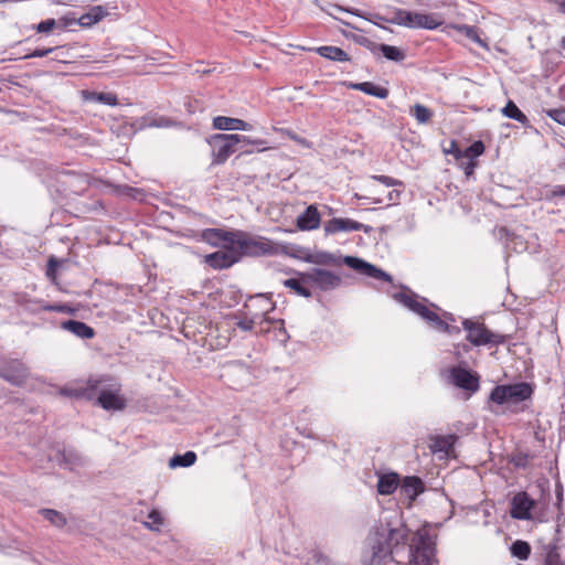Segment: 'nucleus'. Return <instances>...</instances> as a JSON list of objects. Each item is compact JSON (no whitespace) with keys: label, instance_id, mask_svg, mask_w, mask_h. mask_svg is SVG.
Here are the masks:
<instances>
[{"label":"nucleus","instance_id":"obj_51","mask_svg":"<svg viewBox=\"0 0 565 565\" xmlns=\"http://www.w3.org/2000/svg\"><path fill=\"white\" fill-rule=\"evenodd\" d=\"M56 21L54 19H46L41 21L35 25V29L39 33H46L52 31L56 26Z\"/></svg>","mask_w":565,"mask_h":565},{"label":"nucleus","instance_id":"obj_14","mask_svg":"<svg viewBox=\"0 0 565 565\" xmlns=\"http://www.w3.org/2000/svg\"><path fill=\"white\" fill-rule=\"evenodd\" d=\"M239 262L237 250H217L205 256V263L213 269L230 268Z\"/></svg>","mask_w":565,"mask_h":565},{"label":"nucleus","instance_id":"obj_42","mask_svg":"<svg viewBox=\"0 0 565 565\" xmlns=\"http://www.w3.org/2000/svg\"><path fill=\"white\" fill-rule=\"evenodd\" d=\"M557 541L558 539H555L554 542L548 545L550 551L546 554L544 565H565L557 553Z\"/></svg>","mask_w":565,"mask_h":565},{"label":"nucleus","instance_id":"obj_59","mask_svg":"<svg viewBox=\"0 0 565 565\" xmlns=\"http://www.w3.org/2000/svg\"><path fill=\"white\" fill-rule=\"evenodd\" d=\"M372 278L388 281V282L392 281L391 275H388L386 271L382 270L381 268H377V273H374Z\"/></svg>","mask_w":565,"mask_h":565},{"label":"nucleus","instance_id":"obj_29","mask_svg":"<svg viewBox=\"0 0 565 565\" xmlns=\"http://www.w3.org/2000/svg\"><path fill=\"white\" fill-rule=\"evenodd\" d=\"M399 484V477L395 472L381 475L377 481V492L382 495H390L395 492Z\"/></svg>","mask_w":565,"mask_h":565},{"label":"nucleus","instance_id":"obj_20","mask_svg":"<svg viewBox=\"0 0 565 565\" xmlns=\"http://www.w3.org/2000/svg\"><path fill=\"white\" fill-rule=\"evenodd\" d=\"M303 262L322 265V266H340L343 263V258L335 256L329 252H317L315 254L307 253L300 257Z\"/></svg>","mask_w":565,"mask_h":565},{"label":"nucleus","instance_id":"obj_12","mask_svg":"<svg viewBox=\"0 0 565 565\" xmlns=\"http://www.w3.org/2000/svg\"><path fill=\"white\" fill-rule=\"evenodd\" d=\"M323 230L326 235H333L340 232L363 231L369 234L373 231L372 226L360 223L352 218L333 217L324 222Z\"/></svg>","mask_w":565,"mask_h":565},{"label":"nucleus","instance_id":"obj_46","mask_svg":"<svg viewBox=\"0 0 565 565\" xmlns=\"http://www.w3.org/2000/svg\"><path fill=\"white\" fill-rule=\"evenodd\" d=\"M203 238L211 245L221 246V228H206Z\"/></svg>","mask_w":565,"mask_h":565},{"label":"nucleus","instance_id":"obj_17","mask_svg":"<svg viewBox=\"0 0 565 565\" xmlns=\"http://www.w3.org/2000/svg\"><path fill=\"white\" fill-rule=\"evenodd\" d=\"M321 223V215L315 204L306 207V210L298 215L296 224L300 231L317 230Z\"/></svg>","mask_w":565,"mask_h":565},{"label":"nucleus","instance_id":"obj_10","mask_svg":"<svg viewBox=\"0 0 565 565\" xmlns=\"http://www.w3.org/2000/svg\"><path fill=\"white\" fill-rule=\"evenodd\" d=\"M434 544L427 534H420L416 545H409L408 561L411 565H431L434 558Z\"/></svg>","mask_w":565,"mask_h":565},{"label":"nucleus","instance_id":"obj_28","mask_svg":"<svg viewBox=\"0 0 565 565\" xmlns=\"http://www.w3.org/2000/svg\"><path fill=\"white\" fill-rule=\"evenodd\" d=\"M82 96L86 102L99 103L108 106L118 105V97L114 93L82 90Z\"/></svg>","mask_w":565,"mask_h":565},{"label":"nucleus","instance_id":"obj_2","mask_svg":"<svg viewBox=\"0 0 565 565\" xmlns=\"http://www.w3.org/2000/svg\"><path fill=\"white\" fill-rule=\"evenodd\" d=\"M250 142V138L237 134H216L209 139L212 148V164H223L231 154L238 152L241 154L252 153V150L244 149L241 143Z\"/></svg>","mask_w":565,"mask_h":565},{"label":"nucleus","instance_id":"obj_36","mask_svg":"<svg viewBox=\"0 0 565 565\" xmlns=\"http://www.w3.org/2000/svg\"><path fill=\"white\" fill-rule=\"evenodd\" d=\"M382 54L386 60L393 62H402L405 60L406 54L397 46L379 43L377 55Z\"/></svg>","mask_w":565,"mask_h":565},{"label":"nucleus","instance_id":"obj_18","mask_svg":"<svg viewBox=\"0 0 565 565\" xmlns=\"http://www.w3.org/2000/svg\"><path fill=\"white\" fill-rule=\"evenodd\" d=\"M441 25V21H438L436 15L433 13H418L411 11V22L407 23L409 29H426L436 30Z\"/></svg>","mask_w":565,"mask_h":565},{"label":"nucleus","instance_id":"obj_64","mask_svg":"<svg viewBox=\"0 0 565 565\" xmlns=\"http://www.w3.org/2000/svg\"><path fill=\"white\" fill-rule=\"evenodd\" d=\"M498 234L499 236L502 238L503 236H508L509 235V230L504 226H501L499 227L498 230Z\"/></svg>","mask_w":565,"mask_h":565},{"label":"nucleus","instance_id":"obj_13","mask_svg":"<svg viewBox=\"0 0 565 565\" xmlns=\"http://www.w3.org/2000/svg\"><path fill=\"white\" fill-rule=\"evenodd\" d=\"M100 379H89L85 387L66 385L60 388L58 394L65 397L76 399L84 398L90 401L94 398L95 392L100 387Z\"/></svg>","mask_w":565,"mask_h":565},{"label":"nucleus","instance_id":"obj_58","mask_svg":"<svg viewBox=\"0 0 565 565\" xmlns=\"http://www.w3.org/2000/svg\"><path fill=\"white\" fill-rule=\"evenodd\" d=\"M477 164V161H465V164L460 167L463 169L465 174L470 177L473 174Z\"/></svg>","mask_w":565,"mask_h":565},{"label":"nucleus","instance_id":"obj_44","mask_svg":"<svg viewBox=\"0 0 565 565\" xmlns=\"http://www.w3.org/2000/svg\"><path fill=\"white\" fill-rule=\"evenodd\" d=\"M352 40H353L356 44H359V45H361V46H363V47L367 49V50H369L371 53H373L374 55H377V46H379V43H376V42L372 41L371 39H369V38H366V36H364V35H356V34L352 35Z\"/></svg>","mask_w":565,"mask_h":565},{"label":"nucleus","instance_id":"obj_25","mask_svg":"<svg viewBox=\"0 0 565 565\" xmlns=\"http://www.w3.org/2000/svg\"><path fill=\"white\" fill-rule=\"evenodd\" d=\"M348 87L354 90L363 92L364 94L377 97L380 99H385L388 96L387 88L375 85L372 82L350 83Z\"/></svg>","mask_w":565,"mask_h":565},{"label":"nucleus","instance_id":"obj_56","mask_svg":"<svg viewBox=\"0 0 565 565\" xmlns=\"http://www.w3.org/2000/svg\"><path fill=\"white\" fill-rule=\"evenodd\" d=\"M558 196H565V185H555L552 188L551 192L546 194L547 200H553Z\"/></svg>","mask_w":565,"mask_h":565},{"label":"nucleus","instance_id":"obj_54","mask_svg":"<svg viewBox=\"0 0 565 565\" xmlns=\"http://www.w3.org/2000/svg\"><path fill=\"white\" fill-rule=\"evenodd\" d=\"M54 47L35 49L33 52L23 56V58L44 57L53 53Z\"/></svg>","mask_w":565,"mask_h":565},{"label":"nucleus","instance_id":"obj_7","mask_svg":"<svg viewBox=\"0 0 565 565\" xmlns=\"http://www.w3.org/2000/svg\"><path fill=\"white\" fill-rule=\"evenodd\" d=\"M239 259L243 256L259 257V256H271L278 253L277 245L269 238L266 237H252L249 234L244 232V238L241 242V248L237 249Z\"/></svg>","mask_w":565,"mask_h":565},{"label":"nucleus","instance_id":"obj_24","mask_svg":"<svg viewBox=\"0 0 565 565\" xmlns=\"http://www.w3.org/2000/svg\"><path fill=\"white\" fill-rule=\"evenodd\" d=\"M244 238L243 231H227L221 228V247L223 250H237L241 248V242Z\"/></svg>","mask_w":565,"mask_h":565},{"label":"nucleus","instance_id":"obj_31","mask_svg":"<svg viewBox=\"0 0 565 565\" xmlns=\"http://www.w3.org/2000/svg\"><path fill=\"white\" fill-rule=\"evenodd\" d=\"M374 18L381 19L387 23L397 24V25L407 28V23L411 22V11L399 9V8H394L392 17H384L380 13H375Z\"/></svg>","mask_w":565,"mask_h":565},{"label":"nucleus","instance_id":"obj_5","mask_svg":"<svg viewBox=\"0 0 565 565\" xmlns=\"http://www.w3.org/2000/svg\"><path fill=\"white\" fill-rule=\"evenodd\" d=\"M379 529L386 534L394 553H397L399 545L406 546L408 529L402 523V515L397 511L385 513L380 520Z\"/></svg>","mask_w":565,"mask_h":565},{"label":"nucleus","instance_id":"obj_33","mask_svg":"<svg viewBox=\"0 0 565 565\" xmlns=\"http://www.w3.org/2000/svg\"><path fill=\"white\" fill-rule=\"evenodd\" d=\"M484 152V145L481 140H477L472 142L465 149H461V156L459 160V166H463L465 161H476L478 157H480Z\"/></svg>","mask_w":565,"mask_h":565},{"label":"nucleus","instance_id":"obj_63","mask_svg":"<svg viewBox=\"0 0 565 565\" xmlns=\"http://www.w3.org/2000/svg\"><path fill=\"white\" fill-rule=\"evenodd\" d=\"M362 199L369 201V203H373V204H380V203H383L385 200L381 196H377V198H370V196H363Z\"/></svg>","mask_w":565,"mask_h":565},{"label":"nucleus","instance_id":"obj_4","mask_svg":"<svg viewBox=\"0 0 565 565\" xmlns=\"http://www.w3.org/2000/svg\"><path fill=\"white\" fill-rule=\"evenodd\" d=\"M532 394L533 387L526 382L495 385L489 395V402L497 405H516L530 399Z\"/></svg>","mask_w":565,"mask_h":565},{"label":"nucleus","instance_id":"obj_23","mask_svg":"<svg viewBox=\"0 0 565 565\" xmlns=\"http://www.w3.org/2000/svg\"><path fill=\"white\" fill-rule=\"evenodd\" d=\"M81 49L79 45H63V46H55L53 50L54 57L53 60L60 62V63H72L76 58H83L86 57L84 54L78 53V50Z\"/></svg>","mask_w":565,"mask_h":565},{"label":"nucleus","instance_id":"obj_47","mask_svg":"<svg viewBox=\"0 0 565 565\" xmlns=\"http://www.w3.org/2000/svg\"><path fill=\"white\" fill-rule=\"evenodd\" d=\"M63 462L68 465L71 469H73L74 466H79L83 463V459L79 455L73 451H63L62 454Z\"/></svg>","mask_w":565,"mask_h":565},{"label":"nucleus","instance_id":"obj_53","mask_svg":"<svg viewBox=\"0 0 565 565\" xmlns=\"http://www.w3.org/2000/svg\"><path fill=\"white\" fill-rule=\"evenodd\" d=\"M548 116L556 122L565 126V108L551 109Z\"/></svg>","mask_w":565,"mask_h":565},{"label":"nucleus","instance_id":"obj_48","mask_svg":"<svg viewBox=\"0 0 565 565\" xmlns=\"http://www.w3.org/2000/svg\"><path fill=\"white\" fill-rule=\"evenodd\" d=\"M148 520L150 522H146V526H148L150 530H159V527L162 525V518L159 511L152 510L148 514Z\"/></svg>","mask_w":565,"mask_h":565},{"label":"nucleus","instance_id":"obj_39","mask_svg":"<svg viewBox=\"0 0 565 565\" xmlns=\"http://www.w3.org/2000/svg\"><path fill=\"white\" fill-rule=\"evenodd\" d=\"M409 114L418 121V124H427L433 118L434 113L422 104H415Z\"/></svg>","mask_w":565,"mask_h":565},{"label":"nucleus","instance_id":"obj_52","mask_svg":"<svg viewBox=\"0 0 565 565\" xmlns=\"http://www.w3.org/2000/svg\"><path fill=\"white\" fill-rule=\"evenodd\" d=\"M445 153L452 154L456 161L459 163L460 156H461V148L458 146V143L455 140L450 141L449 148L444 149Z\"/></svg>","mask_w":565,"mask_h":565},{"label":"nucleus","instance_id":"obj_45","mask_svg":"<svg viewBox=\"0 0 565 565\" xmlns=\"http://www.w3.org/2000/svg\"><path fill=\"white\" fill-rule=\"evenodd\" d=\"M372 180H375L388 188H403L404 189V183L403 181L401 180H397V179H394L392 177H388V175H383V174H374L371 177Z\"/></svg>","mask_w":565,"mask_h":565},{"label":"nucleus","instance_id":"obj_50","mask_svg":"<svg viewBox=\"0 0 565 565\" xmlns=\"http://www.w3.org/2000/svg\"><path fill=\"white\" fill-rule=\"evenodd\" d=\"M260 319L258 315H256L254 318H244L239 320L236 326L238 329L243 331H252L256 324V320Z\"/></svg>","mask_w":565,"mask_h":565},{"label":"nucleus","instance_id":"obj_37","mask_svg":"<svg viewBox=\"0 0 565 565\" xmlns=\"http://www.w3.org/2000/svg\"><path fill=\"white\" fill-rule=\"evenodd\" d=\"M40 514L49 521L52 525L62 529L66 525V518L54 509H41Z\"/></svg>","mask_w":565,"mask_h":565},{"label":"nucleus","instance_id":"obj_27","mask_svg":"<svg viewBox=\"0 0 565 565\" xmlns=\"http://www.w3.org/2000/svg\"><path fill=\"white\" fill-rule=\"evenodd\" d=\"M343 264L349 266L350 268L356 270L358 273L365 275L367 277H373L374 273H377V267L354 256H344Z\"/></svg>","mask_w":565,"mask_h":565},{"label":"nucleus","instance_id":"obj_30","mask_svg":"<svg viewBox=\"0 0 565 565\" xmlns=\"http://www.w3.org/2000/svg\"><path fill=\"white\" fill-rule=\"evenodd\" d=\"M107 15V11L102 6L92 7L88 12L82 14L77 19V23L82 26H92L95 23L99 22L103 18Z\"/></svg>","mask_w":565,"mask_h":565},{"label":"nucleus","instance_id":"obj_57","mask_svg":"<svg viewBox=\"0 0 565 565\" xmlns=\"http://www.w3.org/2000/svg\"><path fill=\"white\" fill-rule=\"evenodd\" d=\"M403 193V190L399 189H393L392 191H388L386 194V200L391 202L392 204H397L401 200V195Z\"/></svg>","mask_w":565,"mask_h":565},{"label":"nucleus","instance_id":"obj_55","mask_svg":"<svg viewBox=\"0 0 565 565\" xmlns=\"http://www.w3.org/2000/svg\"><path fill=\"white\" fill-rule=\"evenodd\" d=\"M241 145L244 146V149L252 150V152L254 151V149L252 148L253 146L258 147V151H263L266 149V141L263 139H250V142H243Z\"/></svg>","mask_w":565,"mask_h":565},{"label":"nucleus","instance_id":"obj_49","mask_svg":"<svg viewBox=\"0 0 565 565\" xmlns=\"http://www.w3.org/2000/svg\"><path fill=\"white\" fill-rule=\"evenodd\" d=\"M530 459L531 456L529 454L518 452L511 457L510 462L516 468L524 469L527 467Z\"/></svg>","mask_w":565,"mask_h":565},{"label":"nucleus","instance_id":"obj_21","mask_svg":"<svg viewBox=\"0 0 565 565\" xmlns=\"http://www.w3.org/2000/svg\"><path fill=\"white\" fill-rule=\"evenodd\" d=\"M213 127L217 130H242L246 131L252 126L243 119L217 116L213 119Z\"/></svg>","mask_w":565,"mask_h":565},{"label":"nucleus","instance_id":"obj_6","mask_svg":"<svg viewBox=\"0 0 565 565\" xmlns=\"http://www.w3.org/2000/svg\"><path fill=\"white\" fill-rule=\"evenodd\" d=\"M462 327L467 331L466 339L476 347L480 345H500L510 340V334L494 333L490 331L484 323L465 319Z\"/></svg>","mask_w":565,"mask_h":565},{"label":"nucleus","instance_id":"obj_41","mask_svg":"<svg viewBox=\"0 0 565 565\" xmlns=\"http://www.w3.org/2000/svg\"><path fill=\"white\" fill-rule=\"evenodd\" d=\"M452 28L456 29L461 34H463L469 40H471L472 42L478 43V44H483L478 34V30L475 26L467 25V24H456Z\"/></svg>","mask_w":565,"mask_h":565},{"label":"nucleus","instance_id":"obj_60","mask_svg":"<svg viewBox=\"0 0 565 565\" xmlns=\"http://www.w3.org/2000/svg\"><path fill=\"white\" fill-rule=\"evenodd\" d=\"M75 22H77V19L75 17H72V18H68V17H63L61 20H60V23L63 28H66V26H70L72 24H74Z\"/></svg>","mask_w":565,"mask_h":565},{"label":"nucleus","instance_id":"obj_9","mask_svg":"<svg viewBox=\"0 0 565 565\" xmlns=\"http://www.w3.org/2000/svg\"><path fill=\"white\" fill-rule=\"evenodd\" d=\"M29 375V369L18 359L3 360L0 362V377L14 386H22Z\"/></svg>","mask_w":565,"mask_h":565},{"label":"nucleus","instance_id":"obj_43","mask_svg":"<svg viewBox=\"0 0 565 565\" xmlns=\"http://www.w3.org/2000/svg\"><path fill=\"white\" fill-rule=\"evenodd\" d=\"M332 8H333L335 11H339V12H349V13H352V14H354V15H356V17L363 18V19H365V20H367V21L372 22L373 24H375V25H377V26H380V28L386 29L385 26H383V25L381 24V21H382L381 19H376V18H374V14H375V13L370 14L369 17H365V15L361 14V13L359 12V10L344 9L343 7H341V6H339V4H333V6H332Z\"/></svg>","mask_w":565,"mask_h":565},{"label":"nucleus","instance_id":"obj_35","mask_svg":"<svg viewBox=\"0 0 565 565\" xmlns=\"http://www.w3.org/2000/svg\"><path fill=\"white\" fill-rule=\"evenodd\" d=\"M298 278L286 279L284 281V286L290 288L299 296L310 298L312 296V292L308 287H306V285H310V282H306L302 280L301 273H298Z\"/></svg>","mask_w":565,"mask_h":565},{"label":"nucleus","instance_id":"obj_8","mask_svg":"<svg viewBox=\"0 0 565 565\" xmlns=\"http://www.w3.org/2000/svg\"><path fill=\"white\" fill-rule=\"evenodd\" d=\"M301 278L303 281L310 282L311 286L322 291L337 289L342 282L339 275L321 268H312L308 271H303L301 273Z\"/></svg>","mask_w":565,"mask_h":565},{"label":"nucleus","instance_id":"obj_38","mask_svg":"<svg viewBox=\"0 0 565 565\" xmlns=\"http://www.w3.org/2000/svg\"><path fill=\"white\" fill-rule=\"evenodd\" d=\"M195 460H196V454L192 450H189L183 455H174L169 461V467L170 468L190 467V466L194 465Z\"/></svg>","mask_w":565,"mask_h":565},{"label":"nucleus","instance_id":"obj_32","mask_svg":"<svg viewBox=\"0 0 565 565\" xmlns=\"http://www.w3.org/2000/svg\"><path fill=\"white\" fill-rule=\"evenodd\" d=\"M502 115L519 121L523 127H530V120L525 114L515 105L514 102L509 100L501 110Z\"/></svg>","mask_w":565,"mask_h":565},{"label":"nucleus","instance_id":"obj_62","mask_svg":"<svg viewBox=\"0 0 565 565\" xmlns=\"http://www.w3.org/2000/svg\"><path fill=\"white\" fill-rule=\"evenodd\" d=\"M556 497H557V507L561 509L563 501V487L561 483L556 484Z\"/></svg>","mask_w":565,"mask_h":565},{"label":"nucleus","instance_id":"obj_19","mask_svg":"<svg viewBox=\"0 0 565 565\" xmlns=\"http://www.w3.org/2000/svg\"><path fill=\"white\" fill-rule=\"evenodd\" d=\"M425 490L423 480L417 476H407L401 483V494L414 501Z\"/></svg>","mask_w":565,"mask_h":565},{"label":"nucleus","instance_id":"obj_40","mask_svg":"<svg viewBox=\"0 0 565 565\" xmlns=\"http://www.w3.org/2000/svg\"><path fill=\"white\" fill-rule=\"evenodd\" d=\"M510 551L514 557H518L521 561H525L531 554V546L527 542L518 540L512 543Z\"/></svg>","mask_w":565,"mask_h":565},{"label":"nucleus","instance_id":"obj_15","mask_svg":"<svg viewBox=\"0 0 565 565\" xmlns=\"http://www.w3.org/2000/svg\"><path fill=\"white\" fill-rule=\"evenodd\" d=\"M120 388L114 391L102 388L97 397V405L106 411H122L126 407V401L119 396Z\"/></svg>","mask_w":565,"mask_h":565},{"label":"nucleus","instance_id":"obj_26","mask_svg":"<svg viewBox=\"0 0 565 565\" xmlns=\"http://www.w3.org/2000/svg\"><path fill=\"white\" fill-rule=\"evenodd\" d=\"M313 51L319 54L320 56L328 58L330 61L335 62H349L351 61V57L349 54L342 50L341 47L333 46V45H323L313 49Z\"/></svg>","mask_w":565,"mask_h":565},{"label":"nucleus","instance_id":"obj_1","mask_svg":"<svg viewBox=\"0 0 565 565\" xmlns=\"http://www.w3.org/2000/svg\"><path fill=\"white\" fill-rule=\"evenodd\" d=\"M418 296L411 290L401 291L394 294V299L408 308L414 313L418 315L422 319H424L429 326L438 331L448 332V333H459L460 329L458 327H451L444 319H441L436 312L431 311L425 302L427 299L423 298V301L418 300Z\"/></svg>","mask_w":565,"mask_h":565},{"label":"nucleus","instance_id":"obj_11","mask_svg":"<svg viewBox=\"0 0 565 565\" xmlns=\"http://www.w3.org/2000/svg\"><path fill=\"white\" fill-rule=\"evenodd\" d=\"M450 380L454 385L470 393H476L480 387L479 375L466 367L454 366Z\"/></svg>","mask_w":565,"mask_h":565},{"label":"nucleus","instance_id":"obj_22","mask_svg":"<svg viewBox=\"0 0 565 565\" xmlns=\"http://www.w3.org/2000/svg\"><path fill=\"white\" fill-rule=\"evenodd\" d=\"M61 327L79 339H92L95 335L94 329L79 320L63 321Z\"/></svg>","mask_w":565,"mask_h":565},{"label":"nucleus","instance_id":"obj_61","mask_svg":"<svg viewBox=\"0 0 565 565\" xmlns=\"http://www.w3.org/2000/svg\"><path fill=\"white\" fill-rule=\"evenodd\" d=\"M44 309H45L46 311H57V312H66V311H68V310H70V309H68L66 306H64V305H61V306H46V307H44Z\"/></svg>","mask_w":565,"mask_h":565},{"label":"nucleus","instance_id":"obj_16","mask_svg":"<svg viewBox=\"0 0 565 565\" xmlns=\"http://www.w3.org/2000/svg\"><path fill=\"white\" fill-rule=\"evenodd\" d=\"M534 501L526 492H520L512 499L511 516L518 520H529L531 518V509Z\"/></svg>","mask_w":565,"mask_h":565},{"label":"nucleus","instance_id":"obj_3","mask_svg":"<svg viewBox=\"0 0 565 565\" xmlns=\"http://www.w3.org/2000/svg\"><path fill=\"white\" fill-rule=\"evenodd\" d=\"M394 548L391 546L384 532L377 527L365 540L362 563L363 565H385L387 561H394Z\"/></svg>","mask_w":565,"mask_h":565},{"label":"nucleus","instance_id":"obj_34","mask_svg":"<svg viewBox=\"0 0 565 565\" xmlns=\"http://www.w3.org/2000/svg\"><path fill=\"white\" fill-rule=\"evenodd\" d=\"M455 441L456 436L454 435L437 436L431 440V451L435 454L444 452L448 455L449 451L454 448Z\"/></svg>","mask_w":565,"mask_h":565}]
</instances>
